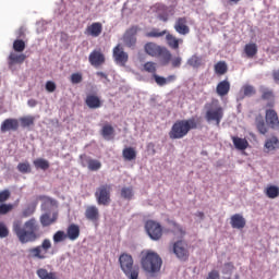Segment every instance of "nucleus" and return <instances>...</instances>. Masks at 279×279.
<instances>
[{
    "instance_id": "nucleus-57",
    "label": "nucleus",
    "mask_w": 279,
    "mask_h": 279,
    "mask_svg": "<svg viewBox=\"0 0 279 279\" xmlns=\"http://www.w3.org/2000/svg\"><path fill=\"white\" fill-rule=\"evenodd\" d=\"M234 270V264L232 263H226L225 269L222 270V274H230Z\"/></svg>"
},
{
    "instance_id": "nucleus-35",
    "label": "nucleus",
    "mask_w": 279,
    "mask_h": 279,
    "mask_svg": "<svg viewBox=\"0 0 279 279\" xmlns=\"http://www.w3.org/2000/svg\"><path fill=\"white\" fill-rule=\"evenodd\" d=\"M122 156L124 160L131 162V160H136V149L133 147H126L122 150Z\"/></svg>"
},
{
    "instance_id": "nucleus-60",
    "label": "nucleus",
    "mask_w": 279,
    "mask_h": 279,
    "mask_svg": "<svg viewBox=\"0 0 279 279\" xmlns=\"http://www.w3.org/2000/svg\"><path fill=\"white\" fill-rule=\"evenodd\" d=\"M17 38H25V27L21 26L16 32Z\"/></svg>"
},
{
    "instance_id": "nucleus-42",
    "label": "nucleus",
    "mask_w": 279,
    "mask_h": 279,
    "mask_svg": "<svg viewBox=\"0 0 279 279\" xmlns=\"http://www.w3.org/2000/svg\"><path fill=\"white\" fill-rule=\"evenodd\" d=\"M25 40L23 39H15L13 41V51H15V53H23L25 51Z\"/></svg>"
},
{
    "instance_id": "nucleus-37",
    "label": "nucleus",
    "mask_w": 279,
    "mask_h": 279,
    "mask_svg": "<svg viewBox=\"0 0 279 279\" xmlns=\"http://www.w3.org/2000/svg\"><path fill=\"white\" fill-rule=\"evenodd\" d=\"M265 195L268 196L269 199H276V197H279V187L276 185H268L265 189Z\"/></svg>"
},
{
    "instance_id": "nucleus-22",
    "label": "nucleus",
    "mask_w": 279,
    "mask_h": 279,
    "mask_svg": "<svg viewBox=\"0 0 279 279\" xmlns=\"http://www.w3.org/2000/svg\"><path fill=\"white\" fill-rule=\"evenodd\" d=\"M27 60L25 53L11 52L8 58L9 69H12L14 64H23Z\"/></svg>"
},
{
    "instance_id": "nucleus-41",
    "label": "nucleus",
    "mask_w": 279,
    "mask_h": 279,
    "mask_svg": "<svg viewBox=\"0 0 279 279\" xmlns=\"http://www.w3.org/2000/svg\"><path fill=\"white\" fill-rule=\"evenodd\" d=\"M120 195L122 199H132L134 197V187L129 186V187H122Z\"/></svg>"
},
{
    "instance_id": "nucleus-44",
    "label": "nucleus",
    "mask_w": 279,
    "mask_h": 279,
    "mask_svg": "<svg viewBox=\"0 0 279 279\" xmlns=\"http://www.w3.org/2000/svg\"><path fill=\"white\" fill-rule=\"evenodd\" d=\"M189 66H192L193 69H199L202 66V57H197V54H193L189 60H187Z\"/></svg>"
},
{
    "instance_id": "nucleus-46",
    "label": "nucleus",
    "mask_w": 279,
    "mask_h": 279,
    "mask_svg": "<svg viewBox=\"0 0 279 279\" xmlns=\"http://www.w3.org/2000/svg\"><path fill=\"white\" fill-rule=\"evenodd\" d=\"M17 171H20V173H32V166L27 161L20 162L17 165Z\"/></svg>"
},
{
    "instance_id": "nucleus-19",
    "label": "nucleus",
    "mask_w": 279,
    "mask_h": 279,
    "mask_svg": "<svg viewBox=\"0 0 279 279\" xmlns=\"http://www.w3.org/2000/svg\"><path fill=\"white\" fill-rule=\"evenodd\" d=\"M230 225H231V228L235 230H243V228L247 226V221L245 220V217H243V215L234 214L230 218Z\"/></svg>"
},
{
    "instance_id": "nucleus-51",
    "label": "nucleus",
    "mask_w": 279,
    "mask_h": 279,
    "mask_svg": "<svg viewBox=\"0 0 279 279\" xmlns=\"http://www.w3.org/2000/svg\"><path fill=\"white\" fill-rule=\"evenodd\" d=\"M10 230L8 229V226L5 223L0 222V239H5L9 236Z\"/></svg>"
},
{
    "instance_id": "nucleus-15",
    "label": "nucleus",
    "mask_w": 279,
    "mask_h": 279,
    "mask_svg": "<svg viewBox=\"0 0 279 279\" xmlns=\"http://www.w3.org/2000/svg\"><path fill=\"white\" fill-rule=\"evenodd\" d=\"M189 21L186 17H179L174 23V29L177 34L181 36H186V34H191V28L187 25Z\"/></svg>"
},
{
    "instance_id": "nucleus-9",
    "label": "nucleus",
    "mask_w": 279,
    "mask_h": 279,
    "mask_svg": "<svg viewBox=\"0 0 279 279\" xmlns=\"http://www.w3.org/2000/svg\"><path fill=\"white\" fill-rule=\"evenodd\" d=\"M205 119L208 123L215 121L216 125H220L223 119V107L217 105L209 108L205 113Z\"/></svg>"
},
{
    "instance_id": "nucleus-50",
    "label": "nucleus",
    "mask_w": 279,
    "mask_h": 279,
    "mask_svg": "<svg viewBox=\"0 0 279 279\" xmlns=\"http://www.w3.org/2000/svg\"><path fill=\"white\" fill-rule=\"evenodd\" d=\"M14 205L12 204H1L0 205V215H8V213L12 211Z\"/></svg>"
},
{
    "instance_id": "nucleus-33",
    "label": "nucleus",
    "mask_w": 279,
    "mask_h": 279,
    "mask_svg": "<svg viewBox=\"0 0 279 279\" xmlns=\"http://www.w3.org/2000/svg\"><path fill=\"white\" fill-rule=\"evenodd\" d=\"M167 29L160 31V28L153 27L150 31L145 33L146 38H162L166 36Z\"/></svg>"
},
{
    "instance_id": "nucleus-27",
    "label": "nucleus",
    "mask_w": 279,
    "mask_h": 279,
    "mask_svg": "<svg viewBox=\"0 0 279 279\" xmlns=\"http://www.w3.org/2000/svg\"><path fill=\"white\" fill-rule=\"evenodd\" d=\"M231 141L235 147V149H239L240 151H245L247 147H250V142L245 138H241L239 136H231Z\"/></svg>"
},
{
    "instance_id": "nucleus-28",
    "label": "nucleus",
    "mask_w": 279,
    "mask_h": 279,
    "mask_svg": "<svg viewBox=\"0 0 279 279\" xmlns=\"http://www.w3.org/2000/svg\"><path fill=\"white\" fill-rule=\"evenodd\" d=\"M253 95H256V88L252 85H244L238 95V99L243 100L245 97H252Z\"/></svg>"
},
{
    "instance_id": "nucleus-40",
    "label": "nucleus",
    "mask_w": 279,
    "mask_h": 279,
    "mask_svg": "<svg viewBox=\"0 0 279 279\" xmlns=\"http://www.w3.org/2000/svg\"><path fill=\"white\" fill-rule=\"evenodd\" d=\"M33 165L36 169H43V171H47V169H49V161L44 158H38L34 160Z\"/></svg>"
},
{
    "instance_id": "nucleus-49",
    "label": "nucleus",
    "mask_w": 279,
    "mask_h": 279,
    "mask_svg": "<svg viewBox=\"0 0 279 279\" xmlns=\"http://www.w3.org/2000/svg\"><path fill=\"white\" fill-rule=\"evenodd\" d=\"M36 213V205H29L22 211V217L27 218L32 217Z\"/></svg>"
},
{
    "instance_id": "nucleus-36",
    "label": "nucleus",
    "mask_w": 279,
    "mask_h": 279,
    "mask_svg": "<svg viewBox=\"0 0 279 279\" xmlns=\"http://www.w3.org/2000/svg\"><path fill=\"white\" fill-rule=\"evenodd\" d=\"M216 75H226L228 73V64L226 61H219L214 65Z\"/></svg>"
},
{
    "instance_id": "nucleus-56",
    "label": "nucleus",
    "mask_w": 279,
    "mask_h": 279,
    "mask_svg": "<svg viewBox=\"0 0 279 279\" xmlns=\"http://www.w3.org/2000/svg\"><path fill=\"white\" fill-rule=\"evenodd\" d=\"M56 88H57V86H56V83L53 81H48L46 83V90L48 93H56Z\"/></svg>"
},
{
    "instance_id": "nucleus-8",
    "label": "nucleus",
    "mask_w": 279,
    "mask_h": 279,
    "mask_svg": "<svg viewBox=\"0 0 279 279\" xmlns=\"http://www.w3.org/2000/svg\"><path fill=\"white\" fill-rule=\"evenodd\" d=\"M145 230L153 241H160L162 239V226L154 220H148L145 223Z\"/></svg>"
},
{
    "instance_id": "nucleus-43",
    "label": "nucleus",
    "mask_w": 279,
    "mask_h": 279,
    "mask_svg": "<svg viewBox=\"0 0 279 279\" xmlns=\"http://www.w3.org/2000/svg\"><path fill=\"white\" fill-rule=\"evenodd\" d=\"M35 121H36V118H34L33 116H26V117L20 118V123L22 128H32Z\"/></svg>"
},
{
    "instance_id": "nucleus-10",
    "label": "nucleus",
    "mask_w": 279,
    "mask_h": 279,
    "mask_svg": "<svg viewBox=\"0 0 279 279\" xmlns=\"http://www.w3.org/2000/svg\"><path fill=\"white\" fill-rule=\"evenodd\" d=\"M88 62L95 69L104 66L106 64V54L101 51V48L94 49L88 56Z\"/></svg>"
},
{
    "instance_id": "nucleus-17",
    "label": "nucleus",
    "mask_w": 279,
    "mask_h": 279,
    "mask_svg": "<svg viewBox=\"0 0 279 279\" xmlns=\"http://www.w3.org/2000/svg\"><path fill=\"white\" fill-rule=\"evenodd\" d=\"M160 49H162V46L154 41H148L144 45L145 54L150 56V58H158L160 54Z\"/></svg>"
},
{
    "instance_id": "nucleus-62",
    "label": "nucleus",
    "mask_w": 279,
    "mask_h": 279,
    "mask_svg": "<svg viewBox=\"0 0 279 279\" xmlns=\"http://www.w3.org/2000/svg\"><path fill=\"white\" fill-rule=\"evenodd\" d=\"M175 75H169L166 80H167V84L171 83V82H175Z\"/></svg>"
},
{
    "instance_id": "nucleus-18",
    "label": "nucleus",
    "mask_w": 279,
    "mask_h": 279,
    "mask_svg": "<svg viewBox=\"0 0 279 279\" xmlns=\"http://www.w3.org/2000/svg\"><path fill=\"white\" fill-rule=\"evenodd\" d=\"M0 130L3 134H5V132H16V130H19V120L14 119V118H9L5 119L0 126Z\"/></svg>"
},
{
    "instance_id": "nucleus-61",
    "label": "nucleus",
    "mask_w": 279,
    "mask_h": 279,
    "mask_svg": "<svg viewBox=\"0 0 279 279\" xmlns=\"http://www.w3.org/2000/svg\"><path fill=\"white\" fill-rule=\"evenodd\" d=\"M27 106H29V108H36V106H38V101L36 99H29L27 101Z\"/></svg>"
},
{
    "instance_id": "nucleus-16",
    "label": "nucleus",
    "mask_w": 279,
    "mask_h": 279,
    "mask_svg": "<svg viewBox=\"0 0 279 279\" xmlns=\"http://www.w3.org/2000/svg\"><path fill=\"white\" fill-rule=\"evenodd\" d=\"M104 32V25L100 22H94L85 28V36H92V38H99Z\"/></svg>"
},
{
    "instance_id": "nucleus-47",
    "label": "nucleus",
    "mask_w": 279,
    "mask_h": 279,
    "mask_svg": "<svg viewBox=\"0 0 279 279\" xmlns=\"http://www.w3.org/2000/svg\"><path fill=\"white\" fill-rule=\"evenodd\" d=\"M83 80L82 72L72 73L70 76L71 84H82Z\"/></svg>"
},
{
    "instance_id": "nucleus-7",
    "label": "nucleus",
    "mask_w": 279,
    "mask_h": 279,
    "mask_svg": "<svg viewBox=\"0 0 279 279\" xmlns=\"http://www.w3.org/2000/svg\"><path fill=\"white\" fill-rule=\"evenodd\" d=\"M171 252H173L179 260H189V244L184 240L174 242Z\"/></svg>"
},
{
    "instance_id": "nucleus-2",
    "label": "nucleus",
    "mask_w": 279,
    "mask_h": 279,
    "mask_svg": "<svg viewBox=\"0 0 279 279\" xmlns=\"http://www.w3.org/2000/svg\"><path fill=\"white\" fill-rule=\"evenodd\" d=\"M197 128H199V119L177 120L171 126L169 138L172 141L184 138L191 130H197Z\"/></svg>"
},
{
    "instance_id": "nucleus-3",
    "label": "nucleus",
    "mask_w": 279,
    "mask_h": 279,
    "mask_svg": "<svg viewBox=\"0 0 279 279\" xmlns=\"http://www.w3.org/2000/svg\"><path fill=\"white\" fill-rule=\"evenodd\" d=\"M141 266L146 274H158L162 267V258L156 252L143 251Z\"/></svg>"
},
{
    "instance_id": "nucleus-34",
    "label": "nucleus",
    "mask_w": 279,
    "mask_h": 279,
    "mask_svg": "<svg viewBox=\"0 0 279 279\" xmlns=\"http://www.w3.org/2000/svg\"><path fill=\"white\" fill-rule=\"evenodd\" d=\"M158 58H161L163 64H169V62H171V59H172L171 51H169L167 47L161 46Z\"/></svg>"
},
{
    "instance_id": "nucleus-48",
    "label": "nucleus",
    "mask_w": 279,
    "mask_h": 279,
    "mask_svg": "<svg viewBox=\"0 0 279 279\" xmlns=\"http://www.w3.org/2000/svg\"><path fill=\"white\" fill-rule=\"evenodd\" d=\"M53 243H62V241L66 240V233H64V231H57L53 234Z\"/></svg>"
},
{
    "instance_id": "nucleus-21",
    "label": "nucleus",
    "mask_w": 279,
    "mask_h": 279,
    "mask_svg": "<svg viewBox=\"0 0 279 279\" xmlns=\"http://www.w3.org/2000/svg\"><path fill=\"white\" fill-rule=\"evenodd\" d=\"M166 41L170 49H173V51H178L180 49V45H182V43H184V39L178 38L173 34H171L167 31Z\"/></svg>"
},
{
    "instance_id": "nucleus-23",
    "label": "nucleus",
    "mask_w": 279,
    "mask_h": 279,
    "mask_svg": "<svg viewBox=\"0 0 279 279\" xmlns=\"http://www.w3.org/2000/svg\"><path fill=\"white\" fill-rule=\"evenodd\" d=\"M85 217L88 221H93L94 223L99 221V208L95 205H90L85 210Z\"/></svg>"
},
{
    "instance_id": "nucleus-20",
    "label": "nucleus",
    "mask_w": 279,
    "mask_h": 279,
    "mask_svg": "<svg viewBox=\"0 0 279 279\" xmlns=\"http://www.w3.org/2000/svg\"><path fill=\"white\" fill-rule=\"evenodd\" d=\"M255 128L263 136L269 132V124L260 113L255 117Z\"/></svg>"
},
{
    "instance_id": "nucleus-64",
    "label": "nucleus",
    "mask_w": 279,
    "mask_h": 279,
    "mask_svg": "<svg viewBox=\"0 0 279 279\" xmlns=\"http://www.w3.org/2000/svg\"><path fill=\"white\" fill-rule=\"evenodd\" d=\"M196 217H198L199 219H204V213L203 211H197Z\"/></svg>"
},
{
    "instance_id": "nucleus-26",
    "label": "nucleus",
    "mask_w": 279,
    "mask_h": 279,
    "mask_svg": "<svg viewBox=\"0 0 279 279\" xmlns=\"http://www.w3.org/2000/svg\"><path fill=\"white\" fill-rule=\"evenodd\" d=\"M262 99L264 101H269L266 105L267 108H274V106H276V102L274 101V99H276V95L274 94V90L269 88H265L262 90Z\"/></svg>"
},
{
    "instance_id": "nucleus-45",
    "label": "nucleus",
    "mask_w": 279,
    "mask_h": 279,
    "mask_svg": "<svg viewBox=\"0 0 279 279\" xmlns=\"http://www.w3.org/2000/svg\"><path fill=\"white\" fill-rule=\"evenodd\" d=\"M123 43L125 47H129L130 49H132V47H136V36L124 35Z\"/></svg>"
},
{
    "instance_id": "nucleus-12",
    "label": "nucleus",
    "mask_w": 279,
    "mask_h": 279,
    "mask_svg": "<svg viewBox=\"0 0 279 279\" xmlns=\"http://www.w3.org/2000/svg\"><path fill=\"white\" fill-rule=\"evenodd\" d=\"M168 234H173L175 239H184L186 236V229L175 220H168Z\"/></svg>"
},
{
    "instance_id": "nucleus-4",
    "label": "nucleus",
    "mask_w": 279,
    "mask_h": 279,
    "mask_svg": "<svg viewBox=\"0 0 279 279\" xmlns=\"http://www.w3.org/2000/svg\"><path fill=\"white\" fill-rule=\"evenodd\" d=\"M120 267L128 279H138L141 267L134 265L132 255L123 253L119 257Z\"/></svg>"
},
{
    "instance_id": "nucleus-11",
    "label": "nucleus",
    "mask_w": 279,
    "mask_h": 279,
    "mask_svg": "<svg viewBox=\"0 0 279 279\" xmlns=\"http://www.w3.org/2000/svg\"><path fill=\"white\" fill-rule=\"evenodd\" d=\"M113 60L117 64H120V66H125L128 64V61L130 60V56L125 50L123 49V46L121 44H118L112 51Z\"/></svg>"
},
{
    "instance_id": "nucleus-32",
    "label": "nucleus",
    "mask_w": 279,
    "mask_h": 279,
    "mask_svg": "<svg viewBox=\"0 0 279 279\" xmlns=\"http://www.w3.org/2000/svg\"><path fill=\"white\" fill-rule=\"evenodd\" d=\"M100 134L105 141H112V138H114V128L111 124H105Z\"/></svg>"
},
{
    "instance_id": "nucleus-63",
    "label": "nucleus",
    "mask_w": 279,
    "mask_h": 279,
    "mask_svg": "<svg viewBox=\"0 0 279 279\" xmlns=\"http://www.w3.org/2000/svg\"><path fill=\"white\" fill-rule=\"evenodd\" d=\"M159 20L163 21V23H167L169 21V16H167V15H159Z\"/></svg>"
},
{
    "instance_id": "nucleus-24",
    "label": "nucleus",
    "mask_w": 279,
    "mask_h": 279,
    "mask_svg": "<svg viewBox=\"0 0 279 279\" xmlns=\"http://www.w3.org/2000/svg\"><path fill=\"white\" fill-rule=\"evenodd\" d=\"M216 93L218 97H226L230 93V81L223 80L216 86Z\"/></svg>"
},
{
    "instance_id": "nucleus-29",
    "label": "nucleus",
    "mask_w": 279,
    "mask_h": 279,
    "mask_svg": "<svg viewBox=\"0 0 279 279\" xmlns=\"http://www.w3.org/2000/svg\"><path fill=\"white\" fill-rule=\"evenodd\" d=\"M65 236L70 239V241H77V239H80V226L70 225L68 227Z\"/></svg>"
},
{
    "instance_id": "nucleus-5",
    "label": "nucleus",
    "mask_w": 279,
    "mask_h": 279,
    "mask_svg": "<svg viewBox=\"0 0 279 279\" xmlns=\"http://www.w3.org/2000/svg\"><path fill=\"white\" fill-rule=\"evenodd\" d=\"M112 193V185L102 184L96 189L95 197L98 206H108L111 202L110 194Z\"/></svg>"
},
{
    "instance_id": "nucleus-59",
    "label": "nucleus",
    "mask_w": 279,
    "mask_h": 279,
    "mask_svg": "<svg viewBox=\"0 0 279 279\" xmlns=\"http://www.w3.org/2000/svg\"><path fill=\"white\" fill-rule=\"evenodd\" d=\"M207 279H219V271L217 270H211L208 276Z\"/></svg>"
},
{
    "instance_id": "nucleus-52",
    "label": "nucleus",
    "mask_w": 279,
    "mask_h": 279,
    "mask_svg": "<svg viewBox=\"0 0 279 279\" xmlns=\"http://www.w3.org/2000/svg\"><path fill=\"white\" fill-rule=\"evenodd\" d=\"M153 77H154L157 86H167V78L165 76L155 74Z\"/></svg>"
},
{
    "instance_id": "nucleus-54",
    "label": "nucleus",
    "mask_w": 279,
    "mask_h": 279,
    "mask_svg": "<svg viewBox=\"0 0 279 279\" xmlns=\"http://www.w3.org/2000/svg\"><path fill=\"white\" fill-rule=\"evenodd\" d=\"M172 69H180L182 66V57H174L170 59Z\"/></svg>"
},
{
    "instance_id": "nucleus-58",
    "label": "nucleus",
    "mask_w": 279,
    "mask_h": 279,
    "mask_svg": "<svg viewBox=\"0 0 279 279\" xmlns=\"http://www.w3.org/2000/svg\"><path fill=\"white\" fill-rule=\"evenodd\" d=\"M271 77H272L275 84L279 85V70H274L271 73Z\"/></svg>"
},
{
    "instance_id": "nucleus-14",
    "label": "nucleus",
    "mask_w": 279,
    "mask_h": 279,
    "mask_svg": "<svg viewBox=\"0 0 279 279\" xmlns=\"http://www.w3.org/2000/svg\"><path fill=\"white\" fill-rule=\"evenodd\" d=\"M85 105L90 110H97L104 106V101L97 94H87L85 98Z\"/></svg>"
},
{
    "instance_id": "nucleus-38",
    "label": "nucleus",
    "mask_w": 279,
    "mask_h": 279,
    "mask_svg": "<svg viewBox=\"0 0 279 279\" xmlns=\"http://www.w3.org/2000/svg\"><path fill=\"white\" fill-rule=\"evenodd\" d=\"M244 53L248 58H254V56L258 53V46H256V44H246L244 46Z\"/></svg>"
},
{
    "instance_id": "nucleus-1",
    "label": "nucleus",
    "mask_w": 279,
    "mask_h": 279,
    "mask_svg": "<svg viewBox=\"0 0 279 279\" xmlns=\"http://www.w3.org/2000/svg\"><path fill=\"white\" fill-rule=\"evenodd\" d=\"M12 231L22 245H25L26 243H36V241L43 236L40 223L36 218L26 220L24 225L23 220H14Z\"/></svg>"
},
{
    "instance_id": "nucleus-31",
    "label": "nucleus",
    "mask_w": 279,
    "mask_h": 279,
    "mask_svg": "<svg viewBox=\"0 0 279 279\" xmlns=\"http://www.w3.org/2000/svg\"><path fill=\"white\" fill-rule=\"evenodd\" d=\"M264 147L267 151H276V149H279V138L277 136L267 138Z\"/></svg>"
},
{
    "instance_id": "nucleus-55",
    "label": "nucleus",
    "mask_w": 279,
    "mask_h": 279,
    "mask_svg": "<svg viewBox=\"0 0 279 279\" xmlns=\"http://www.w3.org/2000/svg\"><path fill=\"white\" fill-rule=\"evenodd\" d=\"M10 190H3L0 192V204H3V202H8L10 199Z\"/></svg>"
},
{
    "instance_id": "nucleus-39",
    "label": "nucleus",
    "mask_w": 279,
    "mask_h": 279,
    "mask_svg": "<svg viewBox=\"0 0 279 279\" xmlns=\"http://www.w3.org/2000/svg\"><path fill=\"white\" fill-rule=\"evenodd\" d=\"M143 71H145L146 73H150V75L153 76L156 75V71H158L156 62L147 61L143 65Z\"/></svg>"
},
{
    "instance_id": "nucleus-25",
    "label": "nucleus",
    "mask_w": 279,
    "mask_h": 279,
    "mask_svg": "<svg viewBox=\"0 0 279 279\" xmlns=\"http://www.w3.org/2000/svg\"><path fill=\"white\" fill-rule=\"evenodd\" d=\"M83 167H87L89 171H99L101 169V161L93 159L90 157H85L82 163Z\"/></svg>"
},
{
    "instance_id": "nucleus-53",
    "label": "nucleus",
    "mask_w": 279,
    "mask_h": 279,
    "mask_svg": "<svg viewBox=\"0 0 279 279\" xmlns=\"http://www.w3.org/2000/svg\"><path fill=\"white\" fill-rule=\"evenodd\" d=\"M141 32V27L138 25H133L129 29H126L125 34L126 36H136Z\"/></svg>"
},
{
    "instance_id": "nucleus-6",
    "label": "nucleus",
    "mask_w": 279,
    "mask_h": 279,
    "mask_svg": "<svg viewBox=\"0 0 279 279\" xmlns=\"http://www.w3.org/2000/svg\"><path fill=\"white\" fill-rule=\"evenodd\" d=\"M49 250H51V240L45 239L41 242V245L29 248L28 253L33 258L45 260V258H47V253L49 252Z\"/></svg>"
},
{
    "instance_id": "nucleus-13",
    "label": "nucleus",
    "mask_w": 279,
    "mask_h": 279,
    "mask_svg": "<svg viewBox=\"0 0 279 279\" xmlns=\"http://www.w3.org/2000/svg\"><path fill=\"white\" fill-rule=\"evenodd\" d=\"M265 121L270 128V130H275L279 132V117H278V111L274 108L266 109L265 111Z\"/></svg>"
},
{
    "instance_id": "nucleus-30",
    "label": "nucleus",
    "mask_w": 279,
    "mask_h": 279,
    "mask_svg": "<svg viewBox=\"0 0 279 279\" xmlns=\"http://www.w3.org/2000/svg\"><path fill=\"white\" fill-rule=\"evenodd\" d=\"M39 221L44 228H47L58 221V214H53L52 217L49 214H44L40 216Z\"/></svg>"
}]
</instances>
